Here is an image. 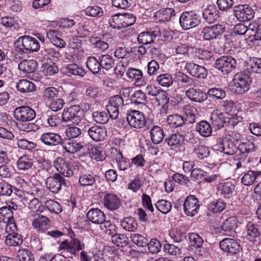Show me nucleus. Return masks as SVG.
Segmentation results:
<instances>
[{
  "instance_id": "30",
  "label": "nucleus",
  "mask_w": 261,
  "mask_h": 261,
  "mask_svg": "<svg viewBox=\"0 0 261 261\" xmlns=\"http://www.w3.org/2000/svg\"><path fill=\"white\" fill-rule=\"evenodd\" d=\"M37 63L34 60H24L18 64V69L26 73H31L36 71Z\"/></svg>"
},
{
  "instance_id": "33",
  "label": "nucleus",
  "mask_w": 261,
  "mask_h": 261,
  "mask_svg": "<svg viewBox=\"0 0 261 261\" xmlns=\"http://www.w3.org/2000/svg\"><path fill=\"white\" fill-rule=\"evenodd\" d=\"M23 242L22 237L17 232H11L6 237L5 243L8 246H18Z\"/></svg>"
},
{
  "instance_id": "26",
  "label": "nucleus",
  "mask_w": 261,
  "mask_h": 261,
  "mask_svg": "<svg viewBox=\"0 0 261 261\" xmlns=\"http://www.w3.org/2000/svg\"><path fill=\"white\" fill-rule=\"evenodd\" d=\"M186 95L191 100L197 102H201L207 98L205 93L196 88H190L186 91Z\"/></svg>"
},
{
  "instance_id": "51",
  "label": "nucleus",
  "mask_w": 261,
  "mask_h": 261,
  "mask_svg": "<svg viewBox=\"0 0 261 261\" xmlns=\"http://www.w3.org/2000/svg\"><path fill=\"white\" fill-rule=\"evenodd\" d=\"M119 21H120L121 27L122 28L130 26L136 21V17L132 14H119Z\"/></svg>"
},
{
  "instance_id": "46",
  "label": "nucleus",
  "mask_w": 261,
  "mask_h": 261,
  "mask_svg": "<svg viewBox=\"0 0 261 261\" xmlns=\"http://www.w3.org/2000/svg\"><path fill=\"white\" fill-rule=\"evenodd\" d=\"M14 168L10 163V161H7L5 163H2L0 166V176L5 178H8L11 177L14 173Z\"/></svg>"
},
{
  "instance_id": "52",
  "label": "nucleus",
  "mask_w": 261,
  "mask_h": 261,
  "mask_svg": "<svg viewBox=\"0 0 261 261\" xmlns=\"http://www.w3.org/2000/svg\"><path fill=\"white\" fill-rule=\"evenodd\" d=\"M131 102L134 104L145 105L147 102L145 94L141 90L135 91L130 97Z\"/></svg>"
},
{
  "instance_id": "16",
  "label": "nucleus",
  "mask_w": 261,
  "mask_h": 261,
  "mask_svg": "<svg viewBox=\"0 0 261 261\" xmlns=\"http://www.w3.org/2000/svg\"><path fill=\"white\" fill-rule=\"evenodd\" d=\"M54 165L60 175L70 177L73 174V171L70 165L62 158H57L54 163Z\"/></svg>"
},
{
  "instance_id": "3",
  "label": "nucleus",
  "mask_w": 261,
  "mask_h": 261,
  "mask_svg": "<svg viewBox=\"0 0 261 261\" xmlns=\"http://www.w3.org/2000/svg\"><path fill=\"white\" fill-rule=\"evenodd\" d=\"M237 65L234 58L231 56H223L216 61L215 67L223 74L226 75L234 70Z\"/></svg>"
},
{
  "instance_id": "6",
  "label": "nucleus",
  "mask_w": 261,
  "mask_h": 261,
  "mask_svg": "<svg viewBox=\"0 0 261 261\" xmlns=\"http://www.w3.org/2000/svg\"><path fill=\"white\" fill-rule=\"evenodd\" d=\"M234 16L242 22L250 20L254 18V10L247 5H239L234 7Z\"/></svg>"
},
{
  "instance_id": "59",
  "label": "nucleus",
  "mask_w": 261,
  "mask_h": 261,
  "mask_svg": "<svg viewBox=\"0 0 261 261\" xmlns=\"http://www.w3.org/2000/svg\"><path fill=\"white\" fill-rule=\"evenodd\" d=\"M19 261H34L33 254L28 249H21L17 252Z\"/></svg>"
},
{
  "instance_id": "64",
  "label": "nucleus",
  "mask_w": 261,
  "mask_h": 261,
  "mask_svg": "<svg viewBox=\"0 0 261 261\" xmlns=\"http://www.w3.org/2000/svg\"><path fill=\"white\" fill-rule=\"evenodd\" d=\"M79 182L82 186H92L95 182L94 176L91 174H83L79 179Z\"/></svg>"
},
{
  "instance_id": "36",
  "label": "nucleus",
  "mask_w": 261,
  "mask_h": 261,
  "mask_svg": "<svg viewBox=\"0 0 261 261\" xmlns=\"http://www.w3.org/2000/svg\"><path fill=\"white\" fill-rule=\"evenodd\" d=\"M175 11L172 8H165L158 11L155 13L159 21L166 22L172 19L175 16Z\"/></svg>"
},
{
  "instance_id": "42",
  "label": "nucleus",
  "mask_w": 261,
  "mask_h": 261,
  "mask_svg": "<svg viewBox=\"0 0 261 261\" xmlns=\"http://www.w3.org/2000/svg\"><path fill=\"white\" fill-rule=\"evenodd\" d=\"M98 57L101 68L109 70L114 67L115 65L114 59L112 56L107 54L101 55Z\"/></svg>"
},
{
  "instance_id": "17",
  "label": "nucleus",
  "mask_w": 261,
  "mask_h": 261,
  "mask_svg": "<svg viewBox=\"0 0 261 261\" xmlns=\"http://www.w3.org/2000/svg\"><path fill=\"white\" fill-rule=\"evenodd\" d=\"M159 28H154L152 30L141 32L137 37L139 43L147 45L153 43L154 39L158 37Z\"/></svg>"
},
{
  "instance_id": "63",
  "label": "nucleus",
  "mask_w": 261,
  "mask_h": 261,
  "mask_svg": "<svg viewBox=\"0 0 261 261\" xmlns=\"http://www.w3.org/2000/svg\"><path fill=\"white\" fill-rule=\"evenodd\" d=\"M164 249L165 252H167L171 255L178 257H181L182 256L180 248L174 245L166 244L164 246Z\"/></svg>"
},
{
  "instance_id": "25",
  "label": "nucleus",
  "mask_w": 261,
  "mask_h": 261,
  "mask_svg": "<svg viewBox=\"0 0 261 261\" xmlns=\"http://www.w3.org/2000/svg\"><path fill=\"white\" fill-rule=\"evenodd\" d=\"M103 204L109 210H117L120 206L121 202L118 197L112 194H107L103 198Z\"/></svg>"
},
{
  "instance_id": "27",
  "label": "nucleus",
  "mask_w": 261,
  "mask_h": 261,
  "mask_svg": "<svg viewBox=\"0 0 261 261\" xmlns=\"http://www.w3.org/2000/svg\"><path fill=\"white\" fill-rule=\"evenodd\" d=\"M47 37L53 42L54 45L59 48L65 46L66 42L60 37L61 33L57 30H50L46 33Z\"/></svg>"
},
{
  "instance_id": "45",
  "label": "nucleus",
  "mask_w": 261,
  "mask_h": 261,
  "mask_svg": "<svg viewBox=\"0 0 261 261\" xmlns=\"http://www.w3.org/2000/svg\"><path fill=\"white\" fill-rule=\"evenodd\" d=\"M193 153L199 159L202 160L208 156L210 150L207 146L199 143L197 146L194 147Z\"/></svg>"
},
{
  "instance_id": "56",
  "label": "nucleus",
  "mask_w": 261,
  "mask_h": 261,
  "mask_svg": "<svg viewBox=\"0 0 261 261\" xmlns=\"http://www.w3.org/2000/svg\"><path fill=\"white\" fill-rule=\"evenodd\" d=\"M59 90L53 87L47 88L44 91V98L47 102L58 97Z\"/></svg>"
},
{
  "instance_id": "10",
  "label": "nucleus",
  "mask_w": 261,
  "mask_h": 261,
  "mask_svg": "<svg viewBox=\"0 0 261 261\" xmlns=\"http://www.w3.org/2000/svg\"><path fill=\"white\" fill-rule=\"evenodd\" d=\"M14 116L18 121L27 122L33 120L36 117V113L29 106H21L15 109Z\"/></svg>"
},
{
  "instance_id": "44",
  "label": "nucleus",
  "mask_w": 261,
  "mask_h": 261,
  "mask_svg": "<svg viewBox=\"0 0 261 261\" xmlns=\"http://www.w3.org/2000/svg\"><path fill=\"white\" fill-rule=\"evenodd\" d=\"M1 23L6 28L11 30H16L19 28L17 18L14 17L8 16L2 17Z\"/></svg>"
},
{
  "instance_id": "34",
  "label": "nucleus",
  "mask_w": 261,
  "mask_h": 261,
  "mask_svg": "<svg viewBox=\"0 0 261 261\" xmlns=\"http://www.w3.org/2000/svg\"><path fill=\"white\" fill-rule=\"evenodd\" d=\"M151 140L154 144L161 143L164 137L163 129L158 125L153 126L150 130Z\"/></svg>"
},
{
  "instance_id": "55",
  "label": "nucleus",
  "mask_w": 261,
  "mask_h": 261,
  "mask_svg": "<svg viewBox=\"0 0 261 261\" xmlns=\"http://www.w3.org/2000/svg\"><path fill=\"white\" fill-rule=\"evenodd\" d=\"M13 194V186L7 182L0 180V196H10Z\"/></svg>"
},
{
  "instance_id": "2",
  "label": "nucleus",
  "mask_w": 261,
  "mask_h": 261,
  "mask_svg": "<svg viewBox=\"0 0 261 261\" xmlns=\"http://www.w3.org/2000/svg\"><path fill=\"white\" fill-rule=\"evenodd\" d=\"M249 75L247 72L244 73H237L234 75L232 86H233V89L236 93L243 94L249 90V83L251 82Z\"/></svg>"
},
{
  "instance_id": "4",
  "label": "nucleus",
  "mask_w": 261,
  "mask_h": 261,
  "mask_svg": "<svg viewBox=\"0 0 261 261\" xmlns=\"http://www.w3.org/2000/svg\"><path fill=\"white\" fill-rule=\"evenodd\" d=\"M179 23L184 30H188L198 26L200 23V17L192 11L184 12L179 18Z\"/></svg>"
},
{
  "instance_id": "58",
  "label": "nucleus",
  "mask_w": 261,
  "mask_h": 261,
  "mask_svg": "<svg viewBox=\"0 0 261 261\" xmlns=\"http://www.w3.org/2000/svg\"><path fill=\"white\" fill-rule=\"evenodd\" d=\"M237 225V220L234 217H230L227 219L221 226L222 229L226 232H230L233 230Z\"/></svg>"
},
{
  "instance_id": "50",
  "label": "nucleus",
  "mask_w": 261,
  "mask_h": 261,
  "mask_svg": "<svg viewBox=\"0 0 261 261\" xmlns=\"http://www.w3.org/2000/svg\"><path fill=\"white\" fill-rule=\"evenodd\" d=\"M226 204L222 199H219L208 205V210L213 213L221 212L225 208Z\"/></svg>"
},
{
  "instance_id": "22",
  "label": "nucleus",
  "mask_w": 261,
  "mask_h": 261,
  "mask_svg": "<svg viewBox=\"0 0 261 261\" xmlns=\"http://www.w3.org/2000/svg\"><path fill=\"white\" fill-rule=\"evenodd\" d=\"M260 226L253 222L249 221L246 226L247 239L251 242L256 241L257 238L260 236Z\"/></svg>"
},
{
  "instance_id": "21",
  "label": "nucleus",
  "mask_w": 261,
  "mask_h": 261,
  "mask_svg": "<svg viewBox=\"0 0 261 261\" xmlns=\"http://www.w3.org/2000/svg\"><path fill=\"white\" fill-rule=\"evenodd\" d=\"M226 115L218 110L214 111L211 116L213 126L217 129L222 128L226 124Z\"/></svg>"
},
{
  "instance_id": "11",
  "label": "nucleus",
  "mask_w": 261,
  "mask_h": 261,
  "mask_svg": "<svg viewBox=\"0 0 261 261\" xmlns=\"http://www.w3.org/2000/svg\"><path fill=\"white\" fill-rule=\"evenodd\" d=\"M63 148L66 152L74 153L78 151L85 152L87 149V144L83 141H78L75 139L64 140L62 144Z\"/></svg>"
},
{
  "instance_id": "38",
  "label": "nucleus",
  "mask_w": 261,
  "mask_h": 261,
  "mask_svg": "<svg viewBox=\"0 0 261 261\" xmlns=\"http://www.w3.org/2000/svg\"><path fill=\"white\" fill-rule=\"evenodd\" d=\"M218 191L226 198H229L234 190V186L231 182L220 183L218 185Z\"/></svg>"
},
{
  "instance_id": "61",
  "label": "nucleus",
  "mask_w": 261,
  "mask_h": 261,
  "mask_svg": "<svg viewBox=\"0 0 261 261\" xmlns=\"http://www.w3.org/2000/svg\"><path fill=\"white\" fill-rule=\"evenodd\" d=\"M189 238L191 245L195 248L202 247L203 244V240L198 234L196 233H190Z\"/></svg>"
},
{
  "instance_id": "40",
  "label": "nucleus",
  "mask_w": 261,
  "mask_h": 261,
  "mask_svg": "<svg viewBox=\"0 0 261 261\" xmlns=\"http://www.w3.org/2000/svg\"><path fill=\"white\" fill-rule=\"evenodd\" d=\"M86 65L87 68L93 74L98 73L101 69L99 58L97 59L95 57H89L87 60Z\"/></svg>"
},
{
  "instance_id": "1",
  "label": "nucleus",
  "mask_w": 261,
  "mask_h": 261,
  "mask_svg": "<svg viewBox=\"0 0 261 261\" xmlns=\"http://www.w3.org/2000/svg\"><path fill=\"white\" fill-rule=\"evenodd\" d=\"M16 42L18 45V51L20 53L36 52L40 48V44L37 40L29 36L20 37Z\"/></svg>"
},
{
  "instance_id": "14",
  "label": "nucleus",
  "mask_w": 261,
  "mask_h": 261,
  "mask_svg": "<svg viewBox=\"0 0 261 261\" xmlns=\"http://www.w3.org/2000/svg\"><path fill=\"white\" fill-rule=\"evenodd\" d=\"M42 143L47 146H54L59 144L62 145L63 140L58 133L47 132L43 133L40 137Z\"/></svg>"
},
{
  "instance_id": "12",
  "label": "nucleus",
  "mask_w": 261,
  "mask_h": 261,
  "mask_svg": "<svg viewBox=\"0 0 261 261\" xmlns=\"http://www.w3.org/2000/svg\"><path fill=\"white\" fill-rule=\"evenodd\" d=\"M200 205L198 199L194 195L187 197L184 203L185 213L189 216H194L198 213Z\"/></svg>"
},
{
  "instance_id": "28",
  "label": "nucleus",
  "mask_w": 261,
  "mask_h": 261,
  "mask_svg": "<svg viewBox=\"0 0 261 261\" xmlns=\"http://www.w3.org/2000/svg\"><path fill=\"white\" fill-rule=\"evenodd\" d=\"M127 77L135 82L136 86H140L143 84V73L141 70L135 68H129L127 71Z\"/></svg>"
},
{
  "instance_id": "57",
  "label": "nucleus",
  "mask_w": 261,
  "mask_h": 261,
  "mask_svg": "<svg viewBox=\"0 0 261 261\" xmlns=\"http://www.w3.org/2000/svg\"><path fill=\"white\" fill-rule=\"evenodd\" d=\"M155 207L158 211L163 214H167L172 208V205L170 201L165 200L158 201L155 204Z\"/></svg>"
},
{
  "instance_id": "49",
  "label": "nucleus",
  "mask_w": 261,
  "mask_h": 261,
  "mask_svg": "<svg viewBox=\"0 0 261 261\" xmlns=\"http://www.w3.org/2000/svg\"><path fill=\"white\" fill-rule=\"evenodd\" d=\"M156 81L163 87L168 88L173 83L172 76L168 73H164L159 75Z\"/></svg>"
},
{
  "instance_id": "48",
  "label": "nucleus",
  "mask_w": 261,
  "mask_h": 261,
  "mask_svg": "<svg viewBox=\"0 0 261 261\" xmlns=\"http://www.w3.org/2000/svg\"><path fill=\"white\" fill-rule=\"evenodd\" d=\"M239 153L246 156L247 154L256 150L255 144L249 141L243 142L239 145Z\"/></svg>"
},
{
  "instance_id": "31",
  "label": "nucleus",
  "mask_w": 261,
  "mask_h": 261,
  "mask_svg": "<svg viewBox=\"0 0 261 261\" xmlns=\"http://www.w3.org/2000/svg\"><path fill=\"white\" fill-rule=\"evenodd\" d=\"M261 175V171L249 170L241 178V182L245 186L252 185L256 178Z\"/></svg>"
},
{
  "instance_id": "29",
  "label": "nucleus",
  "mask_w": 261,
  "mask_h": 261,
  "mask_svg": "<svg viewBox=\"0 0 261 261\" xmlns=\"http://www.w3.org/2000/svg\"><path fill=\"white\" fill-rule=\"evenodd\" d=\"M37 217L35 218L32 222V225L39 231H44L49 226V219L39 214H36Z\"/></svg>"
},
{
  "instance_id": "8",
  "label": "nucleus",
  "mask_w": 261,
  "mask_h": 261,
  "mask_svg": "<svg viewBox=\"0 0 261 261\" xmlns=\"http://www.w3.org/2000/svg\"><path fill=\"white\" fill-rule=\"evenodd\" d=\"M45 183L47 188L53 193H58L63 187L67 186L66 180L59 174L47 178Z\"/></svg>"
},
{
  "instance_id": "13",
  "label": "nucleus",
  "mask_w": 261,
  "mask_h": 261,
  "mask_svg": "<svg viewBox=\"0 0 261 261\" xmlns=\"http://www.w3.org/2000/svg\"><path fill=\"white\" fill-rule=\"evenodd\" d=\"M88 136L95 142L102 141L107 136V132L105 127L99 125L90 126L87 130Z\"/></svg>"
},
{
  "instance_id": "23",
  "label": "nucleus",
  "mask_w": 261,
  "mask_h": 261,
  "mask_svg": "<svg viewBox=\"0 0 261 261\" xmlns=\"http://www.w3.org/2000/svg\"><path fill=\"white\" fill-rule=\"evenodd\" d=\"M221 146L222 148L221 151L227 155L240 154L239 146L237 147L232 140L229 139L225 138L223 139Z\"/></svg>"
},
{
  "instance_id": "24",
  "label": "nucleus",
  "mask_w": 261,
  "mask_h": 261,
  "mask_svg": "<svg viewBox=\"0 0 261 261\" xmlns=\"http://www.w3.org/2000/svg\"><path fill=\"white\" fill-rule=\"evenodd\" d=\"M87 217L89 221L95 224H102L106 220V216L103 212L97 208L89 210Z\"/></svg>"
},
{
  "instance_id": "7",
  "label": "nucleus",
  "mask_w": 261,
  "mask_h": 261,
  "mask_svg": "<svg viewBox=\"0 0 261 261\" xmlns=\"http://www.w3.org/2000/svg\"><path fill=\"white\" fill-rule=\"evenodd\" d=\"M80 107L79 105H73L67 110L64 109L62 114L63 121L69 123V124H77L81 121V117L79 116Z\"/></svg>"
},
{
  "instance_id": "62",
  "label": "nucleus",
  "mask_w": 261,
  "mask_h": 261,
  "mask_svg": "<svg viewBox=\"0 0 261 261\" xmlns=\"http://www.w3.org/2000/svg\"><path fill=\"white\" fill-rule=\"evenodd\" d=\"M130 239L134 244L139 247H144L148 244V239L140 234H132Z\"/></svg>"
},
{
  "instance_id": "15",
  "label": "nucleus",
  "mask_w": 261,
  "mask_h": 261,
  "mask_svg": "<svg viewBox=\"0 0 261 261\" xmlns=\"http://www.w3.org/2000/svg\"><path fill=\"white\" fill-rule=\"evenodd\" d=\"M186 69L188 72L193 76L199 79H205L207 76V69L204 67L194 63H187L186 65Z\"/></svg>"
},
{
  "instance_id": "37",
  "label": "nucleus",
  "mask_w": 261,
  "mask_h": 261,
  "mask_svg": "<svg viewBox=\"0 0 261 261\" xmlns=\"http://www.w3.org/2000/svg\"><path fill=\"white\" fill-rule=\"evenodd\" d=\"M187 120L183 116L174 114L168 116L167 122L171 127L176 128L184 125Z\"/></svg>"
},
{
  "instance_id": "9",
  "label": "nucleus",
  "mask_w": 261,
  "mask_h": 261,
  "mask_svg": "<svg viewBox=\"0 0 261 261\" xmlns=\"http://www.w3.org/2000/svg\"><path fill=\"white\" fill-rule=\"evenodd\" d=\"M126 119L128 124L135 128H142L146 124L143 113L137 110L129 111L126 115Z\"/></svg>"
},
{
  "instance_id": "54",
  "label": "nucleus",
  "mask_w": 261,
  "mask_h": 261,
  "mask_svg": "<svg viewBox=\"0 0 261 261\" xmlns=\"http://www.w3.org/2000/svg\"><path fill=\"white\" fill-rule=\"evenodd\" d=\"M182 136L179 133H174L170 135L168 138L165 139V141L171 146H177L179 145L181 142L183 141Z\"/></svg>"
},
{
  "instance_id": "47",
  "label": "nucleus",
  "mask_w": 261,
  "mask_h": 261,
  "mask_svg": "<svg viewBox=\"0 0 261 261\" xmlns=\"http://www.w3.org/2000/svg\"><path fill=\"white\" fill-rule=\"evenodd\" d=\"M121 226L126 231H134L137 228L138 223L134 218L126 217L121 221Z\"/></svg>"
},
{
  "instance_id": "60",
  "label": "nucleus",
  "mask_w": 261,
  "mask_h": 261,
  "mask_svg": "<svg viewBox=\"0 0 261 261\" xmlns=\"http://www.w3.org/2000/svg\"><path fill=\"white\" fill-rule=\"evenodd\" d=\"M29 208L33 212L41 213L43 212L45 208L38 198H34L32 199L29 204Z\"/></svg>"
},
{
  "instance_id": "20",
  "label": "nucleus",
  "mask_w": 261,
  "mask_h": 261,
  "mask_svg": "<svg viewBox=\"0 0 261 261\" xmlns=\"http://www.w3.org/2000/svg\"><path fill=\"white\" fill-rule=\"evenodd\" d=\"M61 71L68 76L78 75L83 77L86 74L85 69L76 64H70L63 66L61 69Z\"/></svg>"
},
{
  "instance_id": "19",
  "label": "nucleus",
  "mask_w": 261,
  "mask_h": 261,
  "mask_svg": "<svg viewBox=\"0 0 261 261\" xmlns=\"http://www.w3.org/2000/svg\"><path fill=\"white\" fill-rule=\"evenodd\" d=\"M202 17L208 23H213L219 19V11L214 6L210 5L203 10Z\"/></svg>"
},
{
  "instance_id": "53",
  "label": "nucleus",
  "mask_w": 261,
  "mask_h": 261,
  "mask_svg": "<svg viewBox=\"0 0 261 261\" xmlns=\"http://www.w3.org/2000/svg\"><path fill=\"white\" fill-rule=\"evenodd\" d=\"M207 95L213 100L222 99L226 96L225 91L221 88H213L207 91Z\"/></svg>"
},
{
  "instance_id": "35",
  "label": "nucleus",
  "mask_w": 261,
  "mask_h": 261,
  "mask_svg": "<svg viewBox=\"0 0 261 261\" xmlns=\"http://www.w3.org/2000/svg\"><path fill=\"white\" fill-rule=\"evenodd\" d=\"M17 89L21 93H27L35 90L36 86L34 84L27 80H21L16 83Z\"/></svg>"
},
{
  "instance_id": "32",
  "label": "nucleus",
  "mask_w": 261,
  "mask_h": 261,
  "mask_svg": "<svg viewBox=\"0 0 261 261\" xmlns=\"http://www.w3.org/2000/svg\"><path fill=\"white\" fill-rule=\"evenodd\" d=\"M196 130L203 137H210L212 133V127L205 120H202L196 124Z\"/></svg>"
},
{
  "instance_id": "5",
  "label": "nucleus",
  "mask_w": 261,
  "mask_h": 261,
  "mask_svg": "<svg viewBox=\"0 0 261 261\" xmlns=\"http://www.w3.org/2000/svg\"><path fill=\"white\" fill-rule=\"evenodd\" d=\"M85 247L80 240L76 238L72 239L70 241L65 240L59 245L58 250L61 253L67 252L74 256H76L77 251L82 250Z\"/></svg>"
},
{
  "instance_id": "18",
  "label": "nucleus",
  "mask_w": 261,
  "mask_h": 261,
  "mask_svg": "<svg viewBox=\"0 0 261 261\" xmlns=\"http://www.w3.org/2000/svg\"><path fill=\"white\" fill-rule=\"evenodd\" d=\"M244 72L250 75L252 73L261 74V58L252 57L246 62Z\"/></svg>"
},
{
  "instance_id": "39",
  "label": "nucleus",
  "mask_w": 261,
  "mask_h": 261,
  "mask_svg": "<svg viewBox=\"0 0 261 261\" xmlns=\"http://www.w3.org/2000/svg\"><path fill=\"white\" fill-rule=\"evenodd\" d=\"M33 165V160L25 155L20 157L17 162V166L19 170H28L31 169Z\"/></svg>"
},
{
  "instance_id": "43",
  "label": "nucleus",
  "mask_w": 261,
  "mask_h": 261,
  "mask_svg": "<svg viewBox=\"0 0 261 261\" xmlns=\"http://www.w3.org/2000/svg\"><path fill=\"white\" fill-rule=\"evenodd\" d=\"M174 75L176 80L184 86L191 87L194 85V80L183 72H176Z\"/></svg>"
},
{
  "instance_id": "41",
  "label": "nucleus",
  "mask_w": 261,
  "mask_h": 261,
  "mask_svg": "<svg viewBox=\"0 0 261 261\" xmlns=\"http://www.w3.org/2000/svg\"><path fill=\"white\" fill-rule=\"evenodd\" d=\"M111 241L117 246L121 248L125 247L129 244L128 238L124 234L115 232L111 237Z\"/></svg>"
}]
</instances>
